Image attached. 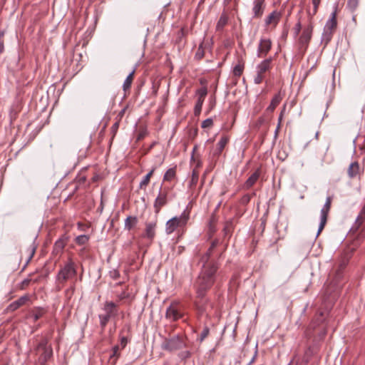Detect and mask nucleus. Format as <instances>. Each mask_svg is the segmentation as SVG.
I'll return each mask as SVG.
<instances>
[{
    "instance_id": "1",
    "label": "nucleus",
    "mask_w": 365,
    "mask_h": 365,
    "mask_svg": "<svg viewBox=\"0 0 365 365\" xmlns=\"http://www.w3.org/2000/svg\"><path fill=\"white\" fill-rule=\"evenodd\" d=\"M207 259L204 257L202 261L197 260V264L201 267L193 283V289L197 297H206L217 280L220 263L218 262H206Z\"/></svg>"
},
{
    "instance_id": "2",
    "label": "nucleus",
    "mask_w": 365,
    "mask_h": 365,
    "mask_svg": "<svg viewBox=\"0 0 365 365\" xmlns=\"http://www.w3.org/2000/svg\"><path fill=\"white\" fill-rule=\"evenodd\" d=\"M193 304L197 320L200 321L204 316L207 319L211 318L214 303L210 299L206 297H197L195 296Z\"/></svg>"
},
{
    "instance_id": "3",
    "label": "nucleus",
    "mask_w": 365,
    "mask_h": 365,
    "mask_svg": "<svg viewBox=\"0 0 365 365\" xmlns=\"http://www.w3.org/2000/svg\"><path fill=\"white\" fill-rule=\"evenodd\" d=\"M190 210L186 207L179 216H175L167 221L165 224V232L168 235L172 234L178 228H182L186 226L190 220Z\"/></svg>"
},
{
    "instance_id": "4",
    "label": "nucleus",
    "mask_w": 365,
    "mask_h": 365,
    "mask_svg": "<svg viewBox=\"0 0 365 365\" xmlns=\"http://www.w3.org/2000/svg\"><path fill=\"white\" fill-rule=\"evenodd\" d=\"M337 6H335L334 10L331 14L330 19L326 23L322 34V41H324L325 45H327L332 38L334 31L337 26Z\"/></svg>"
},
{
    "instance_id": "5",
    "label": "nucleus",
    "mask_w": 365,
    "mask_h": 365,
    "mask_svg": "<svg viewBox=\"0 0 365 365\" xmlns=\"http://www.w3.org/2000/svg\"><path fill=\"white\" fill-rule=\"evenodd\" d=\"M170 191V187H160L158 194L154 201L153 207L155 214H158L162 207L165 206L169 200V192Z\"/></svg>"
},
{
    "instance_id": "6",
    "label": "nucleus",
    "mask_w": 365,
    "mask_h": 365,
    "mask_svg": "<svg viewBox=\"0 0 365 365\" xmlns=\"http://www.w3.org/2000/svg\"><path fill=\"white\" fill-rule=\"evenodd\" d=\"M186 346L183 338L179 335L170 339H166L162 344L163 349L168 351H174Z\"/></svg>"
},
{
    "instance_id": "7",
    "label": "nucleus",
    "mask_w": 365,
    "mask_h": 365,
    "mask_svg": "<svg viewBox=\"0 0 365 365\" xmlns=\"http://www.w3.org/2000/svg\"><path fill=\"white\" fill-rule=\"evenodd\" d=\"M183 317V312L180 303L178 301H173L167 308L165 318L170 322H176Z\"/></svg>"
},
{
    "instance_id": "8",
    "label": "nucleus",
    "mask_w": 365,
    "mask_h": 365,
    "mask_svg": "<svg viewBox=\"0 0 365 365\" xmlns=\"http://www.w3.org/2000/svg\"><path fill=\"white\" fill-rule=\"evenodd\" d=\"M314 26L312 22H310L307 27H305L299 38V46L300 50L305 51L309 46V42L312 39Z\"/></svg>"
},
{
    "instance_id": "9",
    "label": "nucleus",
    "mask_w": 365,
    "mask_h": 365,
    "mask_svg": "<svg viewBox=\"0 0 365 365\" xmlns=\"http://www.w3.org/2000/svg\"><path fill=\"white\" fill-rule=\"evenodd\" d=\"M332 200H333V198L331 196H328L326 199V202H325L323 207L321 210L320 223L319 225L317 236L324 230V228L327 222L328 215H329L330 209H331Z\"/></svg>"
},
{
    "instance_id": "10",
    "label": "nucleus",
    "mask_w": 365,
    "mask_h": 365,
    "mask_svg": "<svg viewBox=\"0 0 365 365\" xmlns=\"http://www.w3.org/2000/svg\"><path fill=\"white\" fill-rule=\"evenodd\" d=\"M76 270L75 268L74 262L70 260L63 268H62L58 274L59 280L66 281L71 277H75Z\"/></svg>"
},
{
    "instance_id": "11",
    "label": "nucleus",
    "mask_w": 365,
    "mask_h": 365,
    "mask_svg": "<svg viewBox=\"0 0 365 365\" xmlns=\"http://www.w3.org/2000/svg\"><path fill=\"white\" fill-rule=\"evenodd\" d=\"M272 43L270 38H262L257 47L258 58H265L272 48Z\"/></svg>"
},
{
    "instance_id": "12",
    "label": "nucleus",
    "mask_w": 365,
    "mask_h": 365,
    "mask_svg": "<svg viewBox=\"0 0 365 365\" xmlns=\"http://www.w3.org/2000/svg\"><path fill=\"white\" fill-rule=\"evenodd\" d=\"M158 224V220L155 217V220L146 222H145V228L144 233L143 234V237L149 240L150 242L153 240L156 235V227Z\"/></svg>"
},
{
    "instance_id": "13",
    "label": "nucleus",
    "mask_w": 365,
    "mask_h": 365,
    "mask_svg": "<svg viewBox=\"0 0 365 365\" xmlns=\"http://www.w3.org/2000/svg\"><path fill=\"white\" fill-rule=\"evenodd\" d=\"M217 245H218V240H213L211 243V245L210 246V247L207 249V250L206 252H205L203 253L198 252L196 255V258L197 259V260L202 261V259H204V257H205V259L207 258L206 260V262H217L215 259L211 257L212 251L217 247Z\"/></svg>"
},
{
    "instance_id": "14",
    "label": "nucleus",
    "mask_w": 365,
    "mask_h": 365,
    "mask_svg": "<svg viewBox=\"0 0 365 365\" xmlns=\"http://www.w3.org/2000/svg\"><path fill=\"white\" fill-rule=\"evenodd\" d=\"M103 310L112 318L118 314V304L112 301H106L103 304Z\"/></svg>"
},
{
    "instance_id": "15",
    "label": "nucleus",
    "mask_w": 365,
    "mask_h": 365,
    "mask_svg": "<svg viewBox=\"0 0 365 365\" xmlns=\"http://www.w3.org/2000/svg\"><path fill=\"white\" fill-rule=\"evenodd\" d=\"M265 9L264 0H255L252 8L253 18L259 19L262 16Z\"/></svg>"
},
{
    "instance_id": "16",
    "label": "nucleus",
    "mask_w": 365,
    "mask_h": 365,
    "mask_svg": "<svg viewBox=\"0 0 365 365\" xmlns=\"http://www.w3.org/2000/svg\"><path fill=\"white\" fill-rule=\"evenodd\" d=\"M29 300V297L28 295H24L21 297L17 300L11 303L6 308L7 312H12L18 309L21 306L24 305L26 302Z\"/></svg>"
},
{
    "instance_id": "17",
    "label": "nucleus",
    "mask_w": 365,
    "mask_h": 365,
    "mask_svg": "<svg viewBox=\"0 0 365 365\" xmlns=\"http://www.w3.org/2000/svg\"><path fill=\"white\" fill-rule=\"evenodd\" d=\"M272 63V58H265L257 66V72L262 76H265V73L271 70Z\"/></svg>"
},
{
    "instance_id": "18",
    "label": "nucleus",
    "mask_w": 365,
    "mask_h": 365,
    "mask_svg": "<svg viewBox=\"0 0 365 365\" xmlns=\"http://www.w3.org/2000/svg\"><path fill=\"white\" fill-rule=\"evenodd\" d=\"M282 17V14L277 11H273L264 20L265 25L269 26L273 25L274 27H276L278 23L280 21Z\"/></svg>"
},
{
    "instance_id": "19",
    "label": "nucleus",
    "mask_w": 365,
    "mask_h": 365,
    "mask_svg": "<svg viewBox=\"0 0 365 365\" xmlns=\"http://www.w3.org/2000/svg\"><path fill=\"white\" fill-rule=\"evenodd\" d=\"M260 169H257L245 182L242 185V189L248 190L251 188L257 181L260 175Z\"/></svg>"
},
{
    "instance_id": "20",
    "label": "nucleus",
    "mask_w": 365,
    "mask_h": 365,
    "mask_svg": "<svg viewBox=\"0 0 365 365\" xmlns=\"http://www.w3.org/2000/svg\"><path fill=\"white\" fill-rule=\"evenodd\" d=\"M283 96L284 95L282 93L281 91L276 93L272 98L269 106L267 108L266 112L271 113H273L275 108L279 106V104L282 101Z\"/></svg>"
},
{
    "instance_id": "21",
    "label": "nucleus",
    "mask_w": 365,
    "mask_h": 365,
    "mask_svg": "<svg viewBox=\"0 0 365 365\" xmlns=\"http://www.w3.org/2000/svg\"><path fill=\"white\" fill-rule=\"evenodd\" d=\"M230 140V138L228 135H223L221 136L219 142L217 143V147L213 153V155L215 157H219L222 153V150L227 145Z\"/></svg>"
},
{
    "instance_id": "22",
    "label": "nucleus",
    "mask_w": 365,
    "mask_h": 365,
    "mask_svg": "<svg viewBox=\"0 0 365 365\" xmlns=\"http://www.w3.org/2000/svg\"><path fill=\"white\" fill-rule=\"evenodd\" d=\"M324 320H325V317H324V312H320L317 313L314 316L312 323L309 324V326L307 330V334H308V331L310 329L314 330L317 328V327L322 324L324 322Z\"/></svg>"
},
{
    "instance_id": "23",
    "label": "nucleus",
    "mask_w": 365,
    "mask_h": 365,
    "mask_svg": "<svg viewBox=\"0 0 365 365\" xmlns=\"http://www.w3.org/2000/svg\"><path fill=\"white\" fill-rule=\"evenodd\" d=\"M198 149L197 145H195L193 147L192 155H191V163L194 165L193 169L199 170L202 167V163L200 159V154L197 153V150Z\"/></svg>"
},
{
    "instance_id": "24",
    "label": "nucleus",
    "mask_w": 365,
    "mask_h": 365,
    "mask_svg": "<svg viewBox=\"0 0 365 365\" xmlns=\"http://www.w3.org/2000/svg\"><path fill=\"white\" fill-rule=\"evenodd\" d=\"M229 21V16L226 11H223L220 19H218L217 24H216V31H222L225 26L227 25Z\"/></svg>"
},
{
    "instance_id": "25",
    "label": "nucleus",
    "mask_w": 365,
    "mask_h": 365,
    "mask_svg": "<svg viewBox=\"0 0 365 365\" xmlns=\"http://www.w3.org/2000/svg\"><path fill=\"white\" fill-rule=\"evenodd\" d=\"M235 229V224L232 219L229 220L225 222L223 227L224 237L228 239L231 237L232 232Z\"/></svg>"
},
{
    "instance_id": "26",
    "label": "nucleus",
    "mask_w": 365,
    "mask_h": 365,
    "mask_svg": "<svg viewBox=\"0 0 365 365\" xmlns=\"http://www.w3.org/2000/svg\"><path fill=\"white\" fill-rule=\"evenodd\" d=\"M138 222V217L136 216H128L125 220V230L130 231L134 228Z\"/></svg>"
},
{
    "instance_id": "27",
    "label": "nucleus",
    "mask_w": 365,
    "mask_h": 365,
    "mask_svg": "<svg viewBox=\"0 0 365 365\" xmlns=\"http://www.w3.org/2000/svg\"><path fill=\"white\" fill-rule=\"evenodd\" d=\"M365 221V203L354 224V229L359 230Z\"/></svg>"
},
{
    "instance_id": "28",
    "label": "nucleus",
    "mask_w": 365,
    "mask_h": 365,
    "mask_svg": "<svg viewBox=\"0 0 365 365\" xmlns=\"http://www.w3.org/2000/svg\"><path fill=\"white\" fill-rule=\"evenodd\" d=\"M359 172V165L358 162H354L351 163L348 168V175L349 178H355Z\"/></svg>"
},
{
    "instance_id": "29",
    "label": "nucleus",
    "mask_w": 365,
    "mask_h": 365,
    "mask_svg": "<svg viewBox=\"0 0 365 365\" xmlns=\"http://www.w3.org/2000/svg\"><path fill=\"white\" fill-rule=\"evenodd\" d=\"M156 168L153 167L151 170L143 178V179L140 182L139 187L140 189H145L148 184L150 183V178L153 175Z\"/></svg>"
},
{
    "instance_id": "30",
    "label": "nucleus",
    "mask_w": 365,
    "mask_h": 365,
    "mask_svg": "<svg viewBox=\"0 0 365 365\" xmlns=\"http://www.w3.org/2000/svg\"><path fill=\"white\" fill-rule=\"evenodd\" d=\"M134 74H135V70L132 71L131 73L127 76L125 78L123 85V89L125 92L128 91L130 87L131 84L133 83V78H134Z\"/></svg>"
},
{
    "instance_id": "31",
    "label": "nucleus",
    "mask_w": 365,
    "mask_h": 365,
    "mask_svg": "<svg viewBox=\"0 0 365 365\" xmlns=\"http://www.w3.org/2000/svg\"><path fill=\"white\" fill-rule=\"evenodd\" d=\"M100 327L102 331H104L108 322L112 318L109 315L105 314H101L98 315Z\"/></svg>"
},
{
    "instance_id": "32",
    "label": "nucleus",
    "mask_w": 365,
    "mask_h": 365,
    "mask_svg": "<svg viewBox=\"0 0 365 365\" xmlns=\"http://www.w3.org/2000/svg\"><path fill=\"white\" fill-rule=\"evenodd\" d=\"M176 176V167L169 168L163 176V181H172Z\"/></svg>"
},
{
    "instance_id": "33",
    "label": "nucleus",
    "mask_w": 365,
    "mask_h": 365,
    "mask_svg": "<svg viewBox=\"0 0 365 365\" xmlns=\"http://www.w3.org/2000/svg\"><path fill=\"white\" fill-rule=\"evenodd\" d=\"M245 69V63L242 62H239L237 65L235 66L232 70L233 76L239 78L243 73Z\"/></svg>"
},
{
    "instance_id": "34",
    "label": "nucleus",
    "mask_w": 365,
    "mask_h": 365,
    "mask_svg": "<svg viewBox=\"0 0 365 365\" xmlns=\"http://www.w3.org/2000/svg\"><path fill=\"white\" fill-rule=\"evenodd\" d=\"M204 56H205V48L203 46V42H202L197 48V50L195 55V58L197 61H200L204 58Z\"/></svg>"
},
{
    "instance_id": "35",
    "label": "nucleus",
    "mask_w": 365,
    "mask_h": 365,
    "mask_svg": "<svg viewBox=\"0 0 365 365\" xmlns=\"http://www.w3.org/2000/svg\"><path fill=\"white\" fill-rule=\"evenodd\" d=\"M209 334L210 328L206 324H205L203 330L197 338V341H199L200 343H202L208 336Z\"/></svg>"
},
{
    "instance_id": "36",
    "label": "nucleus",
    "mask_w": 365,
    "mask_h": 365,
    "mask_svg": "<svg viewBox=\"0 0 365 365\" xmlns=\"http://www.w3.org/2000/svg\"><path fill=\"white\" fill-rule=\"evenodd\" d=\"M351 230L354 232H357V239L361 240L365 238V224L362 225L359 230L354 229V225L351 227Z\"/></svg>"
},
{
    "instance_id": "37",
    "label": "nucleus",
    "mask_w": 365,
    "mask_h": 365,
    "mask_svg": "<svg viewBox=\"0 0 365 365\" xmlns=\"http://www.w3.org/2000/svg\"><path fill=\"white\" fill-rule=\"evenodd\" d=\"M65 246V243L63 240H58L56 242L53 247V253L55 255H58L63 250Z\"/></svg>"
},
{
    "instance_id": "38",
    "label": "nucleus",
    "mask_w": 365,
    "mask_h": 365,
    "mask_svg": "<svg viewBox=\"0 0 365 365\" xmlns=\"http://www.w3.org/2000/svg\"><path fill=\"white\" fill-rule=\"evenodd\" d=\"M36 251V247L34 245L30 246L27 250V256L26 257V263L24 268L29 264L30 260L32 259Z\"/></svg>"
},
{
    "instance_id": "39",
    "label": "nucleus",
    "mask_w": 365,
    "mask_h": 365,
    "mask_svg": "<svg viewBox=\"0 0 365 365\" xmlns=\"http://www.w3.org/2000/svg\"><path fill=\"white\" fill-rule=\"evenodd\" d=\"M88 240L89 237L86 235H81L76 238V242L78 245H84L88 242Z\"/></svg>"
},
{
    "instance_id": "40",
    "label": "nucleus",
    "mask_w": 365,
    "mask_h": 365,
    "mask_svg": "<svg viewBox=\"0 0 365 365\" xmlns=\"http://www.w3.org/2000/svg\"><path fill=\"white\" fill-rule=\"evenodd\" d=\"M198 178H199V170H197V169H192V177H191V180H190L191 185H196V184L198 182Z\"/></svg>"
},
{
    "instance_id": "41",
    "label": "nucleus",
    "mask_w": 365,
    "mask_h": 365,
    "mask_svg": "<svg viewBox=\"0 0 365 365\" xmlns=\"http://www.w3.org/2000/svg\"><path fill=\"white\" fill-rule=\"evenodd\" d=\"M359 0H348L347 8L351 11H354L359 6Z\"/></svg>"
},
{
    "instance_id": "42",
    "label": "nucleus",
    "mask_w": 365,
    "mask_h": 365,
    "mask_svg": "<svg viewBox=\"0 0 365 365\" xmlns=\"http://www.w3.org/2000/svg\"><path fill=\"white\" fill-rule=\"evenodd\" d=\"M124 331V329H122L120 331V346H121V349H124L128 342V337L125 336H123L122 334L123 332Z\"/></svg>"
},
{
    "instance_id": "43",
    "label": "nucleus",
    "mask_w": 365,
    "mask_h": 365,
    "mask_svg": "<svg viewBox=\"0 0 365 365\" xmlns=\"http://www.w3.org/2000/svg\"><path fill=\"white\" fill-rule=\"evenodd\" d=\"M251 197H252L251 195L245 194L240 200V203L242 205H247L250 202Z\"/></svg>"
},
{
    "instance_id": "44",
    "label": "nucleus",
    "mask_w": 365,
    "mask_h": 365,
    "mask_svg": "<svg viewBox=\"0 0 365 365\" xmlns=\"http://www.w3.org/2000/svg\"><path fill=\"white\" fill-rule=\"evenodd\" d=\"M213 125V120L212 118H207L202 122L201 127L202 128H210Z\"/></svg>"
},
{
    "instance_id": "45",
    "label": "nucleus",
    "mask_w": 365,
    "mask_h": 365,
    "mask_svg": "<svg viewBox=\"0 0 365 365\" xmlns=\"http://www.w3.org/2000/svg\"><path fill=\"white\" fill-rule=\"evenodd\" d=\"M31 278H26L24 279L19 285V288L21 289H26L30 284V282H31Z\"/></svg>"
},
{
    "instance_id": "46",
    "label": "nucleus",
    "mask_w": 365,
    "mask_h": 365,
    "mask_svg": "<svg viewBox=\"0 0 365 365\" xmlns=\"http://www.w3.org/2000/svg\"><path fill=\"white\" fill-rule=\"evenodd\" d=\"M302 29V24L300 19H299L297 23L295 24L293 30H294V34L295 36H297Z\"/></svg>"
},
{
    "instance_id": "47",
    "label": "nucleus",
    "mask_w": 365,
    "mask_h": 365,
    "mask_svg": "<svg viewBox=\"0 0 365 365\" xmlns=\"http://www.w3.org/2000/svg\"><path fill=\"white\" fill-rule=\"evenodd\" d=\"M265 78V76H262L260 73L257 72V75L254 78V83L255 84H260L262 83L264 79Z\"/></svg>"
},
{
    "instance_id": "48",
    "label": "nucleus",
    "mask_w": 365,
    "mask_h": 365,
    "mask_svg": "<svg viewBox=\"0 0 365 365\" xmlns=\"http://www.w3.org/2000/svg\"><path fill=\"white\" fill-rule=\"evenodd\" d=\"M4 36V31H0V53H2L4 51V42L3 37Z\"/></svg>"
},
{
    "instance_id": "49",
    "label": "nucleus",
    "mask_w": 365,
    "mask_h": 365,
    "mask_svg": "<svg viewBox=\"0 0 365 365\" xmlns=\"http://www.w3.org/2000/svg\"><path fill=\"white\" fill-rule=\"evenodd\" d=\"M191 356V352L190 351H182L179 354V357L181 359L185 360Z\"/></svg>"
},
{
    "instance_id": "50",
    "label": "nucleus",
    "mask_w": 365,
    "mask_h": 365,
    "mask_svg": "<svg viewBox=\"0 0 365 365\" xmlns=\"http://www.w3.org/2000/svg\"><path fill=\"white\" fill-rule=\"evenodd\" d=\"M197 94L200 97L205 98L207 93V88L202 87L197 90Z\"/></svg>"
},
{
    "instance_id": "51",
    "label": "nucleus",
    "mask_w": 365,
    "mask_h": 365,
    "mask_svg": "<svg viewBox=\"0 0 365 365\" xmlns=\"http://www.w3.org/2000/svg\"><path fill=\"white\" fill-rule=\"evenodd\" d=\"M202 105H200V103H196L195 108H194V114L195 116H198L202 110Z\"/></svg>"
},
{
    "instance_id": "52",
    "label": "nucleus",
    "mask_w": 365,
    "mask_h": 365,
    "mask_svg": "<svg viewBox=\"0 0 365 365\" xmlns=\"http://www.w3.org/2000/svg\"><path fill=\"white\" fill-rule=\"evenodd\" d=\"M119 345H115L113 349H112V351H113V354L110 356V358L113 357V356H116L117 358L119 357L120 356V354L118 352L119 351Z\"/></svg>"
},
{
    "instance_id": "53",
    "label": "nucleus",
    "mask_w": 365,
    "mask_h": 365,
    "mask_svg": "<svg viewBox=\"0 0 365 365\" xmlns=\"http://www.w3.org/2000/svg\"><path fill=\"white\" fill-rule=\"evenodd\" d=\"M353 252H354V249H351L349 254H346V257H346V260H344V259L343 260L342 263L340 265L341 267H345L346 266V264H347L348 260L351 257V254L353 253Z\"/></svg>"
},
{
    "instance_id": "54",
    "label": "nucleus",
    "mask_w": 365,
    "mask_h": 365,
    "mask_svg": "<svg viewBox=\"0 0 365 365\" xmlns=\"http://www.w3.org/2000/svg\"><path fill=\"white\" fill-rule=\"evenodd\" d=\"M318 8L319 7H316V10H315V6H314L312 12H311L310 11H308V15L309 17V23L312 22V19L313 16L317 14V13L318 11Z\"/></svg>"
},
{
    "instance_id": "55",
    "label": "nucleus",
    "mask_w": 365,
    "mask_h": 365,
    "mask_svg": "<svg viewBox=\"0 0 365 365\" xmlns=\"http://www.w3.org/2000/svg\"><path fill=\"white\" fill-rule=\"evenodd\" d=\"M119 128V122L117 121L115 122L111 127V132L113 135V136L115 135V133H117V130Z\"/></svg>"
},
{
    "instance_id": "56",
    "label": "nucleus",
    "mask_w": 365,
    "mask_h": 365,
    "mask_svg": "<svg viewBox=\"0 0 365 365\" xmlns=\"http://www.w3.org/2000/svg\"><path fill=\"white\" fill-rule=\"evenodd\" d=\"M146 135H147L146 130L140 131V133L138 134V136H137V140L139 141V140H143L146 136Z\"/></svg>"
},
{
    "instance_id": "57",
    "label": "nucleus",
    "mask_w": 365,
    "mask_h": 365,
    "mask_svg": "<svg viewBox=\"0 0 365 365\" xmlns=\"http://www.w3.org/2000/svg\"><path fill=\"white\" fill-rule=\"evenodd\" d=\"M285 108H286V105L284 106L283 109H282V110L281 111V113L279 114V119H278L277 129L280 128L281 122H282V120L283 113H284V111L285 110Z\"/></svg>"
},
{
    "instance_id": "58",
    "label": "nucleus",
    "mask_w": 365,
    "mask_h": 365,
    "mask_svg": "<svg viewBox=\"0 0 365 365\" xmlns=\"http://www.w3.org/2000/svg\"><path fill=\"white\" fill-rule=\"evenodd\" d=\"M287 157V155L284 153V152H283V153H282L281 151L279 152L278 153V158L279 159H281L282 160H284Z\"/></svg>"
},
{
    "instance_id": "59",
    "label": "nucleus",
    "mask_w": 365,
    "mask_h": 365,
    "mask_svg": "<svg viewBox=\"0 0 365 365\" xmlns=\"http://www.w3.org/2000/svg\"><path fill=\"white\" fill-rule=\"evenodd\" d=\"M312 4H313V6L316 7H319L320 3H321V0H312Z\"/></svg>"
},
{
    "instance_id": "60",
    "label": "nucleus",
    "mask_w": 365,
    "mask_h": 365,
    "mask_svg": "<svg viewBox=\"0 0 365 365\" xmlns=\"http://www.w3.org/2000/svg\"><path fill=\"white\" fill-rule=\"evenodd\" d=\"M103 210V200L101 199L100 206L98 207V211H99L100 212H102Z\"/></svg>"
},
{
    "instance_id": "61",
    "label": "nucleus",
    "mask_w": 365,
    "mask_h": 365,
    "mask_svg": "<svg viewBox=\"0 0 365 365\" xmlns=\"http://www.w3.org/2000/svg\"><path fill=\"white\" fill-rule=\"evenodd\" d=\"M126 108H127L125 107V108H124L123 110H121L119 112V113H118V116H119L120 118H121L123 116V115L125 114V112Z\"/></svg>"
},
{
    "instance_id": "62",
    "label": "nucleus",
    "mask_w": 365,
    "mask_h": 365,
    "mask_svg": "<svg viewBox=\"0 0 365 365\" xmlns=\"http://www.w3.org/2000/svg\"><path fill=\"white\" fill-rule=\"evenodd\" d=\"M52 354H53L52 349L47 348V354H46L47 359L50 357V356L52 355Z\"/></svg>"
},
{
    "instance_id": "63",
    "label": "nucleus",
    "mask_w": 365,
    "mask_h": 365,
    "mask_svg": "<svg viewBox=\"0 0 365 365\" xmlns=\"http://www.w3.org/2000/svg\"><path fill=\"white\" fill-rule=\"evenodd\" d=\"M204 99H205V98L199 96L197 103H200V105H202L203 102H204Z\"/></svg>"
},
{
    "instance_id": "64",
    "label": "nucleus",
    "mask_w": 365,
    "mask_h": 365,
    "mask_svg": "<svg viewBox=\"0 0 365 365\" xmlns=\"http://www.w3.org/2000/svg\"><path fill=\"white\" fill-rule=\"evenodd\" d=\"M327 334V330H326V328L324 327L323 328V330H322V336H324Z\"/></svg>"
}]
</instances>
